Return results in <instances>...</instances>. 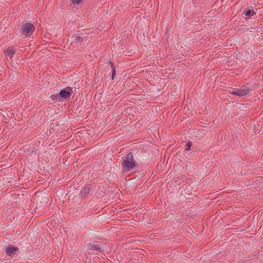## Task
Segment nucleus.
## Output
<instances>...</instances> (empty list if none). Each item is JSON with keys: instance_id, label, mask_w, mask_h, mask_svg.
Masks as SVG:
<instances>
[{"instance_id": "obj_10", "label": "nucleus", "mask_w": 263, "mask_h": 263, "mask_svg": "<svg viewBox=\"0 0 263 263\" xmlns=\"http://www.w3.org/2000/svg\"><path fill=\"white\" fill-rule=\"evenodd\" d=\"M110 65H111V68L112 69V79H114V77L116 75V69H115V67L114 65V64L112 63V62H110Z\"/></svg>"}, {"instance_id": "obj_5", "label": "nucleus", "mask_w": 263, "mask_h": 263, "mask_svg": "<svg viewBox=\"0 0 263 263\" xmlns=\"http://www.w3.org/2000/svg\"><path fill=\"white\" fill-rule=\"evenodd\" d=\"M15 53V50L13 48L7 49L5 52V54L7 57H9L10 60H11V59L13 58Z\"/></svg>"}, {"instance_id": "obj_6", "label": "nucleus", "mask_w": 263, "mask_h": 263, "mask_svg": "<svg viewBox=\"0 0 263 263\" xmlns=\"http://www.w3.org/2000/svg\"><path fill=\"white\" fill-rule=\"evenodd\" d=\"M60 97L62 98L67 99L69 98L71 96V92L65 89H63L61 90L59 93Z\"/></svg>"}, {"instance_id": "obj_11", "label": "nucleus", "mask_w": 263, "mask_h": 263, "mask_svg": "<svg viewBox=\"0 0 263 263\" xmlns=\"http://www.w3.org/2000/svg\"><path fill=\"white\" fill-rule=\"evenodd\" d=\"M244 14L246 15V16H252L253 14V13L252 12V11L251 10H246L245 11H244Z\"/></svg>"}, {"instance_id": "obj_12", "label": "nucleus", "mask_w": 263, "mask_h": 263, "mask_svg": "<svg viewBox=\"0 0 263 263\" xmlns=\"http://www.w3.org/2000/svg\"><path fill=\"white\" fill-rule=\"evenodd\" d=\"M192 143L191 142H188L186 144V151H189L191 149V146H192Z\"/></svg>"}, {"instance_id": "obj_4", "label": "nucleus", "mask_w": 263, "mask_h": 263, "mask_svg": "<svg viewBox=\"0 0 263 263\" xmlns=\"http://www.w3.org/2000/svg\"><path fill=\"white\" fill-rule=\"evenodd\" d=\"M7 254L10 256L12 254H14L16 252L18 251V248L17 247H15L12 245H9L6 249Z\"/></svg>"}, {"instance_id": "obj_3", "label": "nucleus", "mask_w": 263, "mask_h": 263, "mask_svg": "<svg viewBox=\"0 0 263 263\" xmlns=\"http://www.w3.org/2000/svg\"><path fill=\"white\" fill-rule=\"evenodd\" d=\"M231 92L234 95L241 97L247 95L249 92V89L243 87L240 89H234Z\"/></svg>"}, {"instance_id": "obj_7", "label": "nucleus", "mask_w": 263, "mask_h": 263, "mask_svg": "<svg viewBox=\"0 0 263 263\" xmlns=\"http://www.w3.org/2000/svg\"><path fill=\"white\" fill-rule=\"evenodd\" d=\"M90 189L88 186H85L80 192L81 196H85L89 194Z\"/></svg>"}, {"instance_id": "obj_13", "label": "nucleus", "mask_w": 263, "mask_h": 263, "mask_svg": "<svg viewBox=\"0 0 263 263\" xmlns=\"http://www.w3.org/2000/svg\"><path fill=\"white\" fill-rule=\"evenodd\" d=\"M72 4H80L83 0H71Z\"/></svg>"}, {"instance_id": "obj_9", "label": "nucleus", "mask_w": 263, "mask_h": 263, "mask_svg": "<svg viewBox=\"0 0 263 263\" xmlns=\"http://www.w3.org/2000/svg\"><path fill=\"white\" fill-rule=\"evenodd\" d=\"M60 96L59 94L52 95L50 96V98L53 101H58L60 99Z\"/></svg>"}, {"instance_id": "obj_8", "label": "nucleus", "mask_w": 263, "mask_h": 263, "mask_svg": "<svg viewBox=\"0 0 263 263\" xmlns=\"http://www.w3.org/2000/svg\"><path fill=\"white\" fill-rule=\"evenodd\" d=\"M88 248L89 249L91 250H96L99 251H101L100 247L98 245L89 244L88 246Z\"/></svg>"}, {"instance_id": "obj_2", "label": "nucleus", "mask_w": 263, "mask_h": 263, "mask_svg": "<svg viewBox=\"0 0 263 263\" xmlns=\"http://www.w3.org/2000/svg\"><path fill=\"white\" fill-rule=\"evenodd\" d=\"M34 31V27L31 23H26L23 24L21 28V32L24 35L30 36Z\"/></svg>"}, {"instance_id": "obj_1", "label": "nucleus", "mask_w": 263, "mask_h": 263, "mask_svg": "<svg viewBox=\"0 0 263 263\" xmlns=\"http://www.w3.org/2000/svg\"><path fill=\"white\" fill-rule=\"evenodd\" d=\"M122 167L126 172L134 169L136 166V162L134 159L132 153H129L122 163Z\"/></svg>"}]
</instances>
